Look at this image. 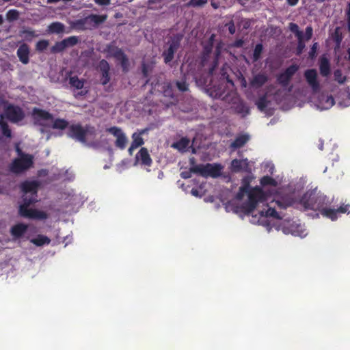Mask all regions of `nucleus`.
<instances>
[{"mask_svg": "<svg viewBox=\"0 0 350 350\" xmlns=\"http://www.w3.org/2000/svg\"><path fill=\"white\" fill-rule=\"evenodd\" d=\"M245 193L247 194L248 200L242 204L241 209L246 215L253 213L258 203H262L267 200L265 192L258 186L252 188L250 191L239 187L236 194V199L241 200Z\"/></svg>", "mask_w": 350, "mask_h": 350, "instance_id": "1", "label": "nucleus"}, {"mask_svg": "<svg viewBox=\"0 0 350 350\" xmlns=\"http://www.w3.org/2000/svg\"><path fill=\"white\" fill-rule=\"evenodd\" d=\"M304 210L321 211L325 205H329V201L326 196L317 188L307 191L299 200Z\"/></svg>", "mask_w": 350, "mask_h": 350, "instance_id": "2", "label": "nucleus"}, {"mask_svg": "<svg viewBox=\"0 0 350 350\" xmlns=\"http://www.w3.org/2000/svg\"><path fill=\"white\" fill-rule=\"evenodd\" d=\"M37 196H23V202L18 206V215L24 218L36 220H44L48 218V214L36 208H30L29 206L37 202Z\"/></svg>", "mask_w": 350, "mask_h": 350, "instance_id": "3", "label": "nucleus"}, {"mask_svg": "<svg viewBox=\"0 0 350 350\" xmlns=\"http://www.w3.org/2000/svg\"><path fill=\"white\" fill-rule=\"evenodd\" d=\"M107 15H98L91 14L88 16L72 21L70 26L78 31L92 29L103 23L107 20Z\"/></svg>", "mask_w": 350, "mask_h": 350, "instance_id": "4", "label": "nucleus"}, {"mask_svg": "<svg viewBox=\"0 0 350 350\" xmlns=\"http://www.w3.org/2000/svg\"><path fill=\"white\" fill-rule=\"evenodd\" d=\"M190 164L191 165V171L194 174H198L204 177L216 178L221 174V167L220 165L211 163L195 165L193 158L190 159Z\"/></svg>", "mask_w": 350, "mask_h": 350, "instance_id": "5", "label": "nucleus"}, {"mask_svg": "<svg viewBox=\"0 0 350 350\" xmlns=\"http://www.w3.org/2000/svg\"><path fill=\"white\" fill-rule=\"evenodd\" d=\"M105 51L107 53V57H113L117 61L120 62L124 72L128 71L129 66V59L124 51L115 45L114 42L107 44Z\"/></svg>", "mask_w": 350, "mask_h": 350, "instance_id": "6", "label": "nucleus"}, {"mask_svg": "<svg viewBox=\"0 0 350 350\" xmlns=\"http://www.w3.org/2000/svg\"><path fill=\"white\" fill-rule=\"evenodd\" d=\"M182 39L183 36L181 34H176L170 37L167 42V48L164 49L162 53L165 64H168L173 60L175 53L180 46Z\"/></svg>", "mask_w": 350, "mask_h": 350, "instance_id": "7", "label": "nucleus"}, {"mask_svg": "<svg viewBox=\"0 0 350 350\" xmlns=\"http://www.w3.org/2000/svg\"><path fill=\"white\" fill-rule=\"evenodd\" d=\"M33 165V157L30 154H21L10 165V170L14 174H20L29 169Z\"/></svg>", "mask_w": 350, "mask_h": 350, "instance_id": "8", "label": "nucleus"}, {"mask_svg": "<svg viewBox=\"0 0 350 350\" xmlns=\"http://www.w3.org/2000/svg\"><path fill=\"white\" fill-rule=\"evenodd\" d=\"M106 132L112 135L115 138V146L120 150L126 148L128 137L120 127L113 126L106 129Z\"/></svg>", "mask_w": 350, "mask_h": 350, "instance_id": "9", "label": "nucleus"}, {"mask_svg": "<svg viewBox=\"0 0 350 350\" xmlns=\"http://www.w3.org/2000/svg\"><path fill=\"white\" fill-rule=\"evenodd\" d=\"M215 37V34L213 33L208 39L202 41L201 43L202 51L201 52L200 60L202 66H205L207 64L210 55L213 52Z\"/></svg>", "mask_w": 350, "mask_h": 350, "instance_id": "10", "label": "nucleus"}, {"mask_svg": "<svg viewBox=\"0 0 350 350\" xmlns=\"http://www.w3.org/2000/svg\"><path fill=\"white\" fill-rule=\"evenodd\" d=\"M80 40L78 36H72L68 37L62 41L56 42L51 48L52 53H59L63 52L66 49L72 47L79 42Z\"/></svg>", "mask_w": 350, "mask_h": 350, "instance_id": "11", "label": "nucleus"}, {"mask_svg": "<svg viewBox=\"0 0 350 350\" xmlns=\"http://www.w3.org/2000/svg\"><path fill=\"white\" fill-rule=\"evenodd\" d=\"M5 115L7 119L12 123H18L25 117L23 109L18 105H10L5 109Z\"/></svg>", "mask_w": 350, "mask_h": 350, "instance_id": "12", "label": "nucleus"}, {"mask_svg": "<svg viewBox=\"0 0 350 350\" xmlns=\"http://www.w3.org/2000/svg\"><path fill=\"white\" fill-rule=\"evenodd\" d=\"M31 117L35 125L45 126L44 121L53 120V116L50 112L38 107H34L31 111Z\"/></svg>", "mask_w": 350, "mask_h": 350, "instance_id": "13", "label": "nucleus"}, {"mask_svg": "<svg viewBox=\"0 0 350 350\" xmlns=\"http://www.w3.org/2000/svg\"><path fill=\"white\" fill-rule=\"evenodd\" d=\"M88 129L83 128L80 124L69 126L67 135L81 142H86Z\"/></svg>", "mask_w": 350, "mask_h": 350, "instance_id": "14", "label": "nucleus"}, {"mask_svg": "<svg viewBox=\"0 0 350 350\" xmlns=\"http://www.w3.org/2000/svg\"><path fill=\"white\" fill-rule=\"evenodd\" d=\"M328 206L329 205H325L320 212L322 215L331 219L332 221L337 219L338 213H345L349 212V209L350 208V204H343L337 209L330 208Z\"/></svg>", "mask_w": 350, "mask_h": 350, "instance_id": "15", "label": "nucleus"}, {"mask_svg": "<svg viewBox=\"0 0 350 350\" xmlns=\"http://www.w3.org/2000/svg\"><path fill=\"white\" fill-rule=\"evenodd\" d=\"M313 35V29L311 26H307L305 29V35L301 36V37L297 38V46L295 49V54L297 56H300L305 47H306V41L310 40Z\"/></svg>", "mask_w": 350, "mask_h": 350, "instance_id": "16", "label": "nucleus"}, {"mask_svg": "<svg viewBox=\"0 0 350 350\" xmlns=\"http://www.w3.org/2000/svg\"><path fill=\"white\" fill-rule=\"evenodd\" d=\"M304 77L308 84L311 87L314 92H317L320 89L319 82L317 79V72L315 69H308L304 72Z\"/></svg>", "mask_w": 350, "mask_h": 350, "instance_id": "17", "label": "nucleus"}, {"mask_svg": "<svg viewBox=\"0 0 350 350\" xmlns=\"http://www.w3.org/2000/svg\"><path fill=\"white\" fill-rule=\"evenodd\" d=\"M135 160L139 162L142 165L151 166L152 160L146 148H142L135 156Z\"/></svg>", "mask_w": 350, "mask_h": 350, "instance_id": "18", "label": "nucleus"}, {"mask_svg": "<svg viewBox=\"0 0 350 350\" xmlns=\"http://www.w3.org/2000/svg\"><path fill=\"white\" fill-rule=\"evenodd\" d=\"M39 187V183L37 181H28L25 180L21 184V191L27 194V193H30L31 195H33L37 196L38 189Z\"/></svg>", "mask_w": 350, "mask_h": 350, "instance_id": "19", "label": "nucleus"}, {"mask_svg": "<svg viewBox=\"0 0 350 350\" xmlns=\"http://www.w3.org/2000/svg\"><path fill=\"white\" fill-rule=\"evenodd\" d=\"M99 68L101 72V84L103 85H107L110 81L109 70L110 66L107 61L102 59L99 62Z\"/></svg>", "mask_w": 350, "mask_h": 350, "instance_id": "20", "label": "nucleus"}, {"mask_svg": "<svg viewBox=\"0 0 350 350\" xmlns=\"http://www.w3.org/2000/svg\"><path fill=\"white\" fill-rule=\"evenodd\" d=\"M29 46L25 43L21 44L16 51L20 62L23 64H27L29 63Z\"/></svg>", "mask_w": 350, "mask_h": 350, "instance_id": "21", "label": "nucleus"}, {"mask_svg": "<svg viewBox=\"0 0 350 350\" xmlns=\"http://www.w3.org/2000/svg\"><path fill=\"white\" fill-rule=\"evenodd\" d=\"M28 226L23 223H18L10 228V234L14 239L21 238L27 232Z\"/></svg>", "mask_w": 350, "mask_h": 350, "instance_id": "22", "label": "nucleus"}, {"mask_svg": "<svg viewBox=\"0 0 350 350\" xmlns=\"http://www.w3.org/2000/svg\"><path fill=\"white\" fill-rule=\"evenodd\" d=\"M319 70L323 77H327L330 74V63L325 55H323L319 59Z\"/></svg>", "mask_w": 350, "mask_h": 350, "instance_id": "23", "label": "nucleus"}, {"mask_svg": "<svg viewBox=\"0 0 350 350\" xmlns=\"http://www.w3.org/2000/svg\"><path fill=\"white\" fill-rule=\"evenodd\" d=\"M232 170L234 172H238L241 170L247 171L249 162L247 159H233L231 163Z\"/></svg>", "mask_w": 350, "mask_h": 350, "instance_id": "24", "label": "nucleus"}, {"mask_svg": "<svg viewBox=\"0 0 350 350\" xmlns=\"http://www.w3.org/2000/svg\"><path fill=\"white\" fill-rule=\"evenodd\" d=\"M268 81V77L265 73H258L254 76L251 81V85L255 88L262 87Z\"/></svg>", "mask_w": 350, "mask_h": 350, "instance_id": "25", "label": "nucleus"}, {"mask_svg": "<svg viewBox=\"0 0 350 350\" xmlns=\"http://www.w3.org/2000/svg\"><path fill=\"white\" fill-rule=\"evenodd\" d=\"M222 49V42L219 41L216 43L215 49L214 51V59L212 62L211 67L210 68V72H213L218 65L219 58L221 55Z\"/></svg>", "mask_w": 350, "mask_h": 350, "instance_id": "26", "label": "nucleus"}, {"mask_svg": "<svg viewBox=\"0 0 350 350\" xmlns=\"http://www.w3.org/2000/svg\"><path fill=\"white\" fill-rule=\"evenodd\" d=\"M249 140L247 135H241L235 138L231 143L230 147L233 149H237L243 147Z\"/></svg>", "mask_w": 350, "mask_h": 350, "instance_id": "27", "label": "nucleus"}, {"mask_svg": "<svg viewBox=\"0 0 350 350\" xmlns=\"http://www.w3.org/2000/svg\"><path fill=\"white\" fill-rule=\"evenodd\" d=\"M65 25L60 22H53L48 27V31L51 33H62L64 32Z\"/></svg>", "mask_w": 350, "mask_h": 350, "instance_id": "28", "label": "nucleus"}, {"mask_svg": "<svg viewBox=\"0 0 350 350\" xmlns=\"http://www.w3.org/2000/svg\"><path fill=\"white\" fill-rule=\"evenodd\" d=\"M69 122L63 118H56L53 120L52 128L53 129L64 130L68 128Z\"/></svg>", "mask_w": 350, "mask_h": 350, "instance_id": "29", "label": "nucleus"}, {"mask_svg": "<svg viewBox=\"0 0 350 350\" xmlns=\"http://www.w3.org/2000/svg\"><path fill=\"white\" fill-rule=\"evenodd\" d=\"M234 111L237 113L241 114L243 117H245L250 113V108L243 101L235 105Z\"/></svg>", "mask_w": 350, "mask_h": 350, "instance_id": "30", "label": "nucleus"}, {"mask_svg": "<svg viewBox=\"0 0 350 350\" xmlns=\"http://www.w3.org/2000/svg\"><path fill=\"white\" fill-rule=\"evenodd\" d=\"M146 131V129H144L140 131L139 133H134L132 135L133 142L131 144H133L134 146L138 148L144 144L142 135L145 133Z\"/></svg>", "mask_w": 350, "mask_h": 350, "instance_id": "31", "label": "nucleus"}, {"mask_svg": "<svg viewBox=\"0 0 350 350\" xmlns=\"http://www.w3.org/2000/svg\"><path fill=\"white\" fill-rule=\"evenodd\" d=\"M31 242L36 246H42L49 245L51 243V239L46 236L39 234L36 238L32 239Z\"/></svg>", "mask_w": 350, "mask_h": 350, "instance_id": "32", "label": "nucleus"}, {"mask_svg": "<svg viewBox=\"0 0 350 350\" xmlns=\"http://www.w3.org/2000/svg\"><path fill=\"white\" fill-rule=\"evenodd\" d=\"M189 139L186 137H183L176 142L172 144V147L176 148L179 151H185L189 144Z\"/></svg>", "mask_w": 350, "mask_h": 350, "instance_id": "33", "label": "nucleus"}, {"mask_svg": "<svg viewBox=\"0 0 350 350\" xmlns=\"http://www.w3.org/2000/svg\"><path fill=\"white\" fill-rule=\"evenodd\" d=\"M0 129L1 131V133L3 136L8 138H11L12 131L9 127L8 124L3 120L2 116L0 118Z\"/></svg>", "mask_w": 350, "mask_h": 350, "instance_id": "34", "label": "nucleus"}, {"mask_svg": "<svg viewBox=\"0 0 350 350\" xmlns=\"http://www.w3.org/2000/svg\"><path fill=\"white\" fill-rule=\"evenodd\" d=\"M19 36L27 41H31L33 38L37 36L36 32L29 28L21 30L19 32Z\"/></svg>", "mask_w": 350, "mask_h": 350, "instance_id": "35", "label": "nucleus"}, {"mask_svg": "<svg viewBox=\"0 0 350 350\" xmlns=\"http://www.w3.org/2000/svg\"><path fill=\"white\" fill-rule=\"evenodd\" d=\"M69 83L72 87L77 90H81L84 85V81L79 79L77 76H74L70 77Z\"/></svg>", "mask_w": 350, "mask_h": 350, "instance_id": "36", "label": "nucleus"}, {"mask_svg": "<svg viewBox=\"0 0 350 350\" xmlns=\"http://www.w3.org/2000/svg\"><path fill=\"white\" fill-rule=\"evenodd\" d=\"M256 105L260 111H264L268 105L267 94H264L259 97L258 99L256 101Z\"/></svg>", "mask_w": 350, "mask_h": 350, "instance_id": "37", "label": "nucleus"}, {"mask_svg": "<svg viewBox=\"0 0 350 350\" xmlns=\"http://www.w3.org/2000/svg\"><path fill=\"white\" fill-rule=\"evenodd\" d=\"M299 70V66L297 64H292L288 66L286 70L283 72L284 75L288 79H291L292 77L296 73V72Z\"/></svg>", "mask_w": 350, "mask_h": 350, "instance_id": "38", "label": "nucleus"}, {"mask_svg": "<svg viewBox=\"0 0 350 350\" xmlns=\"http://www.w3.org/2000/svg\"><path fill=\"white\" fill-rule=\"evenodd\" d=\"M299 70V66L297 64H292L288 66L286 70L283 72L284 75L288 79H291L292 77L296 73V72Z\"/></svg>", "mask_w": 350, "mask_h": 350, "instance_id": "39", "label": "nucleus"}, {"mask_svg": "<svg viewBox=\"0 0 350 350\" xmlns=\"http://www.w3.org/2000/svg\"><path fill=\"white\" fill-rule=\"evenodd\" d=\"M262 51L263 46L261 43H258L255 46L252 56L253 62H257L260 59Z\"/></svg>", "mask_w": 350, "mask_h": 350, "instance_id": "40", "label": "nucleus"}, {"mask_svg": "<svg viewBox=\"0 0 350 350\" xmlns=\"http://www.w3.org/2000/svg\"><path fill=\"white\" fill-rule=\"evenodd\" d=\"M260 183L262 186L271 185L275 187L277 185L276 180L269 176H264L262 177L260 180Z\"/></svg>", "mask_w": 350, "mask_h": 350, "instance_id": "41", "label": "nucleus"}, {"mask_svg": "<svg viewBox=\"0 0 350 350\" xmlns=\"http://www.w3.org/2000/svg\"><path fill=\"white\" fill-rule=\"evenodd\" d=\"M175 85L180 92H184L189 90V84L187 83L185 77L180 81H176Z\"/></svg>", "mask_w": 350, "mask_h": 350, "instance_id": "42", "label": "nucleus"}, {"mask_svg": "<svg viewBox=\"0 0 350 350\" xmlns=\"http://www.w3.org/2000/svg\"><path fill=\"white\" fill-rule=\"evenodd\" d=\"M289 30L293 33L296 38L301 37L304 35L302 31L299 30L298 25L294 23H290L288 26Z\"/></svg>", "mask_w": 350, "mask_h": 350, "instance_id": "43", "label": "nucleus"}, {"mask_svg": "<svg viewBox=\"0 0 350 350\" xmlns=\"http://www.w3.org/2000/svg\"><path fill=\"white\" fill-rule=\"evenodd\" d=\"M211 95L215 98H221V100H226V97L227 96V94L225 93L224 89H221V87H219L212 92Z\"/></svg>", "mask_w": 350, "mask_h": 350, "instance_id": "44", "label": "nucleus"}, {"mask_svg": "<svg viewBox=\"0 0 350 350\" xmlns=\"http://www.w3.org/2000/svg\"><path fill=\"white\" fill-rule=\"evenodd\" d=\"M342 38V33L340 31V27H336L333 34V40L337 46L340 45Z\"/></svg>", "mask_w": 350, "mask_h": 350, "instance_id": "45", "label": "nucleus"}, {"mask_svg": "<svg viewBox=\"0 0 350 350\" xmlns=\"http://www.w3.org/2000/svg\"><path fill=\"white\" fill-rule=\"evenodd\" d=\"M6 17L10 22L16 21L19 17V12L17 10H10L6 14Z\"/></svg>", "mask_w": 350, "mask_h": 350, "instance_id": "46", "label": "nucleus"}, {"mask_svg": "<svg viewBox=\"0 0 350 350\" xmlns=\"http://www.w3.org/2000/svg\"><path fill=\"white\" fill-rule=\"evenodd\" d=\"M49 42L46 40H39L36 44V49L38 51L42 52L46 49L49 46Z\"/></svg>", "mask_w": 350, "mask_h": 350, "instance_id": "47", "label": "nucleus"}, {"mask_svg": "<svg viewBox=\"0 0 350 350\" xmlns=\"http://www.w3.org/2000/svg\"><path fill=\"white\" fill-rule=\"evenodd\" d=\"M319 48L318 42H314L310 47V51L308 53V58L313 60L316 58L317 54V50Z\"/></svg>", "mask_w": 350, "mask_h": 350, "instance_id": "48", "label": "nucleus"}, {"mask_svg": "<svg viewBox=\"0 0 350 350\" xmlns=\"http://www.w3.org/2000/svg\"><path fill=\"white\" fill-rule=\"evenodd\" d=\"M252 177L250 176H245L242 180H241V187L242 189H245L247 191H250V189L252 188L250 187V183L252 182Z\"/></svg>", "mask_w": 350, "mask_h": 350, "instance_id": "49", "label": "nucleus"}, {"mask_svg": "<svg viewBox=\"0 0 350 350\" xmlns=\"http://www.w3.org/2000/svg\"><path fill=\"white\" fill-rule=\"evenodd\" d=\"M265 216L273 217L275 219H282L279 213L275 211V208L269 207L265 211Z\"/></svg>", "mask_w": 350, "mask_h": 350, "instance_id": "50", "label": "nucleus"}, {"mask_svg": "<svg viewBox=\"0 0 350 350\" xmlns=\"http://www.w3.org/2000/svg\"><path fill=\"white\" fill-rule=\"evenodd\" d=\"M278 83L283 87L288 85L290 79H288L283 72L280 73L277 78Z\"/></svg>", "mask_w": 350, "mask_h": 350, "instance_id": "51", "label": "nucleus"}, {"mask_svg": "<svg viewBox=\"0 0 350 350\" xmlns=\"http://www.w3.org/2000/svg\"><path fill=\"white\" fill-rule=\"evenodd\" d=\"M334 79L339 83H343L345 81V78L342 77V72L340 69H337L334 72Z\"/></svg>", "mask_w": 350, "mask_h": 350, "instance_id": "52", "label": "nucleus"}, {"mask_svg": "<svg viewBox=\"0 0 350 350\" xmlns=\"http://www.w3.org/2000/svg\"><path fill=\"white\" fill-rule=\"evenodd\" d=\"M207 3V0H190L188 5L192 7L203 6Z\"/></svg>", "mask_w": 350, "mask_h": 350, "instance_id": "53", "label": "nucleus"}, {"mask_svg": "<svg viewBox=\"0 0 350 350\" xmlns=\"http://www.w3.org/2000/svg\"><path fill=\"white\" fill-rule=\"evenodd\" d=\"M225 26L228 27V31L231 35H233L236 32V27L233 20L226 23Z\"/></svg>", "mask_w": 350, "mask_h": 350, "instance_id": "54", "label": "nucleus"}, {"mask_svg": "<svg viewBox=\"0 0 350 350\" xmlns=\"http://www.w3.org/2000/svg\"><path fill=\"white\" fill-rule=\"evenodd\" d=\"M275 204L277 205V206L279 208H281V209H285L288 206H291V203H286V202H282L281 200H276L275 202Z\"/></svg>", "mask_w": 350, "mask_h": 350, "instance_id": "55", "label": "nucleus"}, {"mask_svg": "<svg viewBox=\"0 0 350 350\" xmlns=\"http://www.w3.org/2000/svg\"><path fill=\"white\" fill-rule=\"evenodd\" d=\"M346 16L347 20V28L348 31L350 32V2L347 4V9L346 10Z\"/></svg>", "mask_w": 350, "mask_h": 350, "instance_id": "56", "label": "nucleus"}, {"mask_svg": "<svg viewBox=\"0 0 350 350\" xmlns=\"http://www.w3.org/2000/svg\"><path fill=\"white\" fill-rule=\"evenodd\" d=\"M191 173H193V171H191V167L189 171L182 172L180 174V176L183 178L187 179V178H191Z\"/></svg>", "mask_w": 350, "mask_h": 350, "instance_id": "57", "label": "nucleus"}, {"mask_svg": "<svg viewBox=\"0 0 350 350\" xmlns=\"http://www.w3.org/2000/svg\"><path fill=\"white\" fill-rule=\"evenodd\" d=\"M94 3L99 5H109L111 0H94Z\"/></svg>", "mask_w": 350, "mask_h": 350, "instance_id": "58", "label": "nucleus"}, {"mask_svg": "<svg viewBox=\"0 0 350 350\" xmlns=\"http://www.w3.org/2000/svg\"><path fill=\"white\" fill-rule=\"evenodd\" d=\"M244 44V41L242 39H239L234 41L233 46L234 47L240 48L242 47Z\"/></svg>", "mask_w": 350, "mask_h": 350, "instance_id": "59", "label": "nucleus"}, {"mask_svg": "<svg viewBox=\"0 0 350 350\" xmlns=\"http://www.w3.org/2000/svg\"><path fill=\"white\" fill-rule=\"evenodd\" d=\"M326 102L330 107L333 106L335 103L334 99L332 96H327Z\"/></svg>", "mask_w": 350, "mask_h": 350, "instance_id": "60", "label": "nucleus"}, {"mask_svg": "<svg viewBox=\"0 0 350 350\" xmlns=\"http://www.w3.org/2000/svg\"><path fill=\"white\" fill-rule=\"evenodd\" d=\"M299 2V0H286V3L291 6L296 5Z\"/></svg>", "mask_w": 350, "mask_h": 350, "instance_id": "61", "label": "nucleus"}, {"mask_svg": "<svg viewBox=\"0 0 350 350\" xmlns=\"http://www.w3.org/2000/svg\"><path fill=\"white\" fill-rule=\"evenodd\" d=\"M172 89L170 85H167V88L164 90V93L166 96H172Z\"/></svg>", "mask_w": 350, "mask_h": 350, "instance_id": "62", "label": "nucleus"}, {"mask_svg": "<svg viewBox=\"0 0 350 350\" xmlns=\"http://www.w3.org/2000/svg\"><path fill=\"white\" fill-rule=\"evenodd\" d=\"M142 73H143V75L144 77H148V70H147L146 66L145 64H143Z\"/></svg>", "mask_w": 350, "mask_h": 350, "instance_id": "63", "label": "nucleus"}, {"mask_svg": "<svg viewBox=\"0 0 350 350\" xmlns=\"http://www.w3.org/2000/svg\"><path fill=\"white\" fill-rule=\"evenodd\" d=\"M136 148H137V147L134 146L133 144H131L130 147H129V150H128V152H129V154L132 155L133 150L135 149H136Z\"/></svg>", "mask_w": 350, "mask_h": 350, "instance_id": "64", "label": "nucleus"}]
</instances>
